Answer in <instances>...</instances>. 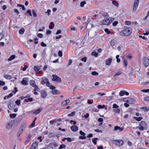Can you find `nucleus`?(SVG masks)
<instances>
[{"instance_id": "obj_1", "label": "nucleus", "mask_w": 149, "mask_h": 149, "mask_svg": "<svg viewBox=\"0 0 149 149\" xmlns=\"http://www.w3.org/2000/svg\"><path fill=\"white\" fill-rule=\"evenodd\" d=\"M132 32V30L131 28H124L120 34L122 36H127L130 35Z\"/></svg>"}, {"instance_id": "obj_2", "label": "nucleus", "mask_w": 149, "mask_h": 149, "mask_svg": "<svg viewBox=\"0 0 149 149\" xmlns=\"http://www.w3.org/2000/svg\"><path fill=\"white\" fill-rule=\"evenodd\" d=\"M26 127L27 125L26 123H23L22 124L17 134V137L19 136L20 135L22 134L23 131L25 130Z\"/></svg>"}, {"instance_id": "obj_3", "label": "nucleus", "mask_w": 149, "mask_h": 149, "mask_svg": "<svg viewBox=\"0 0 149 149\" xmlns=\"http://www.w3.org/2000/svg\"><path fill=\"white\" fill-rule=\"evenodd\" d=\"M114 19V18L112 17H109L107 19H105L102 21V24L104 25L109 24L111 23Z\"/></svg>"}, {"instance_id": "obj_4", "label": "nucleus", "mask_w": 149, "mask_h": 149, "mask_svg": "<svg viewBox=\"0 0 149 149\" xmlns=\"http://www.w3.org/2000/svg\"><path fill=\"white\" fill-rule=\"evenodd\" d=\"M138 127L139 130L143 131L147 128V125L145 122L141 121Z\"/></svg>"}, {"instance_id": "obj_5", "label": "nucleus", "mask_w": 149, "mask_h": 149, "mask_svg": "<svg viewBox=\"0 0 149 149\" xmlns=\"http://www.w3.org/2000/svg\"><path fill=\"white\" fill-rule=\"evenodd\" d=\"M112 141L113 143L118 146H122L124 143L123 141L121 140H113Z\"/></svg>"}, {"instance_id": "obj_6", "label": "nucleus", "mask_w": 149, "mask_h": 149, "mask_svg": "<svg viewBox=\"0 0 149 149\" xmlns=\"http://www.w3.org/2000/svg\"><path fill=\"white\" fill-rule=\"evenodd\" d=\"M52 80L54 81H56L58 82H61V78L58 77L57 75L53 74L52 76Z\"/></svg>"}, {"instance_id": "obj_7", "label": "nucleus", "mask_w": 149, "mask_h": 149, "mask_svg": "<svg viewBox=\"0 0 149 149\" xmlns=\"http://www.w3.org/2000/svg\"><path fill=\"white\" fill-rule=\"evenodd\" d=\"M143 63L144 65L147 67L149 65V59L145 57L143 58Z\"/></svg>"}, {"instance_id": "obj_8", "label": "nucleus", "mask_w": 149, "mask_h": 149, "mask_svg": "<svg viewBox=\"0 0 149 149\" xmlns=\"http://www.w3.org/2000/svg\"><path fill=\"white\" fill-rule=\"evenodd\" d=\"M139 2V0H135L134 1L133 8V12H135L138 6Z\"/></svg>"}, {"instance_id": "obj_9", "label": "nucleus", "mask_w": 149, "mask_h": 149, "mask_svg": "<svg viewBox=\"0 0 149 149\" xmlns=\"http://www.w3.org/2000/svg\"><path fill=\"white\" fill-rule=\"evenodd\" d=\"M135 98L132 97H129L127 99L126 102L130 104H134L135 102Z\"/></svg>"}, {"instance_id": "obj_10", "label": "nucleus", "mask_w": 149, "mask_h": 149, "mask_svg": "<svg viewBox=\"0 0 149 149\" xmlns=\"http://www.w3.org/2000/svg\"><path fill=\"white\" fill-rule=\"evenodd\" d=\"M28 81L29 79L27 77H24L23 78L21 81V83L23 85H27L28 84Z\"/></svg>"}, {"instance_id": "obj_11", "label": "nucleus", "mask_w": 149, "mask_h": 149, "mask_svg": "<svg viewBox=\"0 0 149 149\" xmlns=\"http://www.w3.org/2000/svg\"><path fill=\"white\" fill-rule=\"evenodd\" d=\"M14 122L13 120H11L8 122L6 125V128L8 130L10 129L14 124Z\"/></svg>"}, {"instance_id": "obj_12", "label": "nucleus", "mask_w": 149, "mask_h": 149, "mask_svg": "<svg viewBox=\"0 0 149 149\" xmlns=\"http://www.w3.org/2000/svg\"><path fill=\"white\" fill-rule=\"evenodd\" d=\"M55 87L54 86H51L50 88L51 89H52V93L54 95L57 94L58 90L55 89Z\"/></svg>"}, {"instance_id": "obj_13", "label": "nucleus", "mask_w": 149, "mask_h": 149, "mask_svg": "<svg viewBox=\"0 0 149 149\" xmlns=\"http://www.w3.org/2000/svg\"><path fill=\"white\" fill-rule=\"evenodd\" d=\"M40 93L41 97L43 98H45L47 95L46 92L44 90L42 91Z\"/></svg>"}, {"instance_id": "obj_14", "label": "nucleus", "mask_w": 149, "mask_h": 149, "mask_svg": "<svg viewBox=\"0 0 149 149\" xmlns=\"http://www.w3.org/2000/svg\"><path fill=\"white\" fill-rule=\"evenodd\" d=\"M123 130V127H120L118 126H115L113 129L114 131H116L118 130L119 132H121Z\"/></svg>"}, {"instance_id": "obj_15", "label": "nucleus", "mask_w": 149, "mask_h": 149, "mask_svg": "<svg viewBox=\"0 0 149 149\" xmlns=\"http://www.w3.org/2000/svg\"><path fill=\"white\" fill-rule=\"evenodd\" d=\"M38 145V143L37 142H33L31 145V149H35L37 147Z\"/></svg>"}, {"instance_id": "obj_16", "label": "nucleus", "mask_w": 149, "mask_h": 149, "mask_svg": "<svg viewBox=\"0 0 149 149\" xmlns=\"http://www.w3.org/2000/svg\"><path fill=\"white\" fill-rule=\"evenodd\" d=\"M71 129L73 132H76L78 130V127L76 125H74L71 127Z\"/></svg>"}, {"instance_id": "obj_17", "label": "nucleus", "mask_w": 149, "mask_h": 149, "mask_svg": "<svg viewBox=\"0 0 149 149\" xmlns=\"http://www.w3.org/2000/svg\"><path fill=\"white\" fill-rule=\"evenodd\" d=\"M42 110V109L41 108L38 109L37 110L35 111L32 113V114L37 115L41 112Z\"/></svg>"}, {"instance_id": "obj_18", "label": "nucleus", "mask_w": 149, "mask_h": 149, "mask_svg": "<svg viewBox=\"0 0 149 149\" xmlns=\"http://www.w3.org/2000/svg\"><path fill=\"white\" fill-rule=\"evenodd\" d=\"M70 102V100L69 99L61 103L62 106H65L68 104Z\"/></svg>"}, {"instance_id": "obj_19", "label": "nucleus", "mask_w": 149, "mask_h": 149, "mask_svg": "<svg viewBox=\"0 0 149 149\" xmlns=\"http://www.w3.org/2000/svg\"><path fill=\"white\" fill-rule=\"evenodd\" d=\"M40 68L39 66H34V70L38 74H40V72L39 71Z\"/></svg>"}, {"instance_id": "obj_20", "label": "nucleus", "mask_w": 149, "mask_h": 149, "mask_svg": "<svg viewBox=\"0 0 149 149\" xmlns=\"http://www.w3.org/2000/svg\"><path fill=\"white\" fill-rule=\"evenodd\" d=\"M112 61V59L111 58H109V59H107L106 61V65H109Z\"/></svg>"}, {"instance_id": "obj_21", "label": "nucleus", "mask_w": 149, "mask_h": 149, "mask_svg": "<svg viewBox=\"0 0 149 149\" xmlns=\"http://www.w3.org/2000/svg\"><path fill=\"white\" fill-rule=\"evenodd\" d=\"M4 77L7 79H10L12 78V76L11 75L8 74H5L4 75Z\"/></svg>"}, {"instance_id": "obj_22", "label": "nucleus", "mask_w": 149, "mask_h": 149, "mask_svg": "<svg viewBox=\"0 0 149 149\" xmlns=\"http://www.w3.org/2000/svg\"><path fill=\"white\" fill-rule=\"evenodd\" d=\"M30 85L33 87L36 85L35 81L33 80H31L30 82Z\"/></svg>"}, {"instance_id": "obj_23", "label": "nucleus", "mask_w": 149, "mask_h": 149, "mask_svg": "<svg viewBox=\"0 0 149 149\" xmlns=\"http://www.w3.org/2000/svg\"><path fill=\"white\" fill-rule=\"evenodd\" d=\"M14 106H15V105H14L13 104L11 103L8 104V107L10 110H12L13 109Z\"/></svg>"}, {"instance_id": "obj_24", "label": "nucleus", "mask_w": 149, "mask_h": 149, "mask_svg": "<svg viewBox=\"0 0 149 149\" xmlns=\"http://www.w3.org/2000/svg\"><path fill=\"white\" fill-rule=\"evenodd\" d=\"M116 44V41L114 39H113L111 40L110 44L111 46H113L115 45Z\"/></svg>"}, {"instance_id": "obj_25", "label": "nucleus", "mask_w": 149, "mask_h": 149, "mask_svg": "<svg viewBox=\"0 0 149 149\" xmlns=\"http://www.w3.org/2000/svg\"><path fill=\"white\" fill-rule=\"evenodd\" d=\"M15 55H12L9 58H8V61H10L11 60L14 59L15 58Z\"/></svg>"}, {"instance_id": "obj_26", "label": "nucleus", "mask_w": 149, "mask_h": 149, "mask_svg": "<svg viewBox=\"0 0 149 149\" xmlns=\"http://www.w3.org/2000/svg\"><path fill=\"white\" fill-rule=\"evenodd\" d=\"M125 91H121L119 93V95L120 96H122L125 94Z\"/></svg>"}, {"instance_id": "obj_27", "label": "nucleus", "mask_w": 149, "mask_h": 149, "mask_svg": "<svg viewBox=\"0 0 149 149\" xmlns=\"http://www.w3.org/2000/svg\"><path fill=\"white\" fill-rule=\"evenodd\" d=\"M17 6L19 7H21L22 8L23 10H25V8L24 6L20 4H17Z\"/></svg>"}, {"instance_id": "obj_28", "label": "nucleus", "mask_w": 149, "mask_h": 149, "mask_svg": "<svg viewBox=\"0 0 149 149\" xmlns=\"http://www.w3.org/2000/svg\"><path fill=\"white\" fill-rule=\"evenodd\" d=\"M24 28H22L19 31V34H23L24 31Z\"/></svg>"}, {"instance_id": "obj_29", "label": "nucleus", "mask_w": 149, "mask_h": 149, "mask_svg": "<svg viewBox=\"0 0 149 149\" xmlns=\"http://www.w3.org/2000/svg\"><path fill=\"white\" fill-rule=\"evenodd\" d=\"M75 114V112L73 111L70 113L68 114V116L69 117H72Z\"/></svg>"}, {"instance_id": "obj_30", "label": "nucleus", "mask_w": 149, "mask_h": 149, "mask_svg": "<svg viewBox=\"0 0 149 149\" xmlns=\"http://www.w3.org/2000/svg\"><path fill=\"white\" fill-rule=\"evenodd\" d=\"M54 24L53 22H51L50 23V25L49 26V28L50 29H52L53 27L54 26Z\"/></svg>"}, {"instance_id": "obj_31", "label": "nucleus", "mask_w": 149, "mask_h": 149, "mask_svg": "<svg viewBox=\"0 0 149 149\" xmlns=\"http://www.w3.org/2000/svg\"><path fill=\"white\" fill-rule=\"evenodd\" d=\"M97 139H98L96 138L92 139V142L95 145H96V144L97 140Z\"/></svg>"}, {"instance_id": "obj_32", "label": "nucleus", "mask_w": 149, "mask_h": 149, "mask_svg": "<svg viewBox=\"0 0 149 149\" xmlns=\"http://www.w3.org/2000/svg\"><path fill=\"white\" fill-rule=\"evenodd\" d=\"M113 4L115 6L117 7L119 6L118 3L115 1H112Z\"/></svg>"}, {"instance_id": "obj_33", "label": "nucleus", "mask_w": 149, "mask_h": 149, "mask_svg": "<svg viewBox=\"0 0 149 149\" xmlns=\"http://www.w3.org/2000/svg\"><path fill=\"white\" fill-rule=\"evenodd\" d=\"M33 87L35 88V89L34 90V91H37L38 92H39L40 91V90L39 88L36 85Z\"/></svg>"}, {"instance_id": "obj_34", "label": "nucleus", "mask_w": 149, "mask_h": 149, "mask_svg": "<svg viewBox=\"0 0 149 149\" xmlns=\"http://www.w3.org/2000/svg\"><path fill=\"white\" fill-rule=\"evenodd\" d=\"M32 12L33 16L34 17H36L37 16V14L35 10L34 9H32Z\"/></svg>"}, {"instance_id": "obj_35", "label": "nucleus", "mask_w": 149, "mask_h": 149, "mask_svg": "<svg viewBox=\"0 0 149 149\" xmlns=\"http://www.w3.org/2000/svg\"><path fill=\"white\" fill-rule=\"evenodd\" d=\"M24 101L26 102H31L33 101V98H29L27 99H25Z\"/></svg>"}, {"instance_id": "obj_36", "label": "nucleus", "mask_w": 149, "mask_h": 149, "mask_svg": "<svg viewBox=\"0 0 149 149\" xmlns=\"http://www.w3.org/2000/svg\"><path fill=\"white\" fill-rule=\"evenodd\" d=\"M141 109H143L144 110V111H147L149 109V108H147L146 107H141Z\"/></svg>"}, {"instance_id": "obj_37", "label": "nucleus", "mask_w": 149, "mask_h": 149, "mask_svg": "<svg viewBox=\"0 0 149 149\" xmlns=\"http://www.w3.org/2000/svg\"><path fill=\"white\" fill-rule=\"evenodd\" d=\"M86 3V2L85 1L81 2L80 3V6L81 7H84V5Z\"/></svg>"}, {"instance_id": "obj_38", "label": "nucleus", "mask_w": 149, "mask_h": 149, "mask_svg": "<svg viewBox=\"0 0 149 149\" xmlns=\"http://www.w3.org/2000/svg\"><path fill=\"white\" fill-rule=\"evenodd\" d=\"M16 115L15 114H10V118H15Z\"/></svg>"}, {"instance_id": "obj_39", "label": "nucleus", "mask_w": 149, "mask_h": 149, "mask_svg": "<svg viewBox=\"0 0 149 149\" xmlns=\"http://www.w3.org/2000/svg\"><path fill=\"white\" fill-rule=\"evenodd\" d=\"M134 118L138 121H140L142 119V118L141 117H134Z\"/></svg>"}, {"instance_id": "obj_40", "label": "nucleus", "mask_w": 149, "mask_h": 149, "mask_svg": "<svg viewBox=\"0 0 149 149\" xmlns=\"http://www.w3.org/2000/svg\"><path fill=\"white\" fill-rule=\"evenodd\" d=\"M65 144H63L61 145L59 147V149H62L63 148H65Z\"/></svg>"}, {"instance_id": "obj_41", "label": "nucleus", "mask_w": 149, "mask_h": 149, "mask_svg": "<svg viewBox=\"0 0 149 149\" xmlns=\"http://www.w3.org/2000/svg\"><path fill=\"white\" fill-rule=\"evenodd\" d=\"M127 61L126 59H124L123 61V63L124 64V66H125V67H126L127 65Z\"/></svg>"}, {"instance_id": "obj_42", "label": "nucleus", "mask_w": 149, "mask_h": 149, "mask_svg": "<svg viewBox=\"0 0 149 149\" xmlns=\"http://www.w3.org/2000/svg\"><path fill=\"white\" fill-rule=\"evenodd\" d=\"M91 74L93 75H98V72H96V71H93L91 72Z\"/></svg>"}, {"instance_id": "obj_43", "label": "nucleus", "mask_w": 149, "mask_h": 149, "mask_svg": "<svg viewBox=\"0 0 149 149\" xmlns=\"http://www.w3.org/2000/svg\"><path fill=\"white\" fill-rule=\"evenodd\" d=\"M16 104L19 106L20 104V100H17L15 102Z\"/></svg>"}, {"instance_id": "obj_44", "label": "nucleus", "mask_w": 149, "mask_h": 149, "mask_svg": "<svg viewBox=\"0 0 149 149\" xmlns=\"http://www.w3.org/2000/svg\"><path fill=\"white\" fill-rule=\"evenodd\" d=\"M114 111L116 113H119L120 112V109H119L117 108V109H114Z\"/></svg>"}, {"instance_id": "obj_45", "label": "nucleus", "mask_w": 149, "mask_h": 149, "mask_svg": "<svg viewBox=\"0 0 149 149\" xmlns=\"http://www.w3.org/2000/svg\"><path fill=\"white\" fill-rule=\"evenodd\" d=\"M58 54L59 56L61 57L62 56V52L61 51H59L58 53Z\"/></svg>"}, {"instance_id": "obj_46", "label": "nucleus", "mask_w": 149, "mask_h": 149, "mask_svg": "<svg viewBox=\"0 0 149 149\" xmlns=\"http://www.w3.org/2000/svg\"><path fill=\"white\" fill-rule=\"evenodd\" d=\"M98 53L96 52H93L91 54L95 57H97L98 56Z\"/></svg>"}, {"instance_id": "obj_47", "label": "nucleus", "mask_w": 149, "mask_h": 149, "mask_svg": "<svg viewBox=\"0 0 149 149\" xmlns=\"http://www.w3.org/2000/svg\"><path fill=\"white\" fill-rule=\"evenodd\" d=\"M118 106L115 104H113V108H116L117 109L118 108Z\"/></svg>"}, {"instance_id": "obj_48", "label": "nucleus", "mask_w": 149, "mask_h": 149, "mask_svg": "<svg viewBox=\"0 0 149 149\" xmlns=\"http://www.w3.org/2000/svg\"><path fill=\"white\" fill-rule=\"evenodd\" d=\"M4 37V35L3 33H1L0 34V40H1Z\"/></svg>"}, {"instance_id": "obj_49", "label": "nucleus", "mask_w": 149, "mask_h": 149, "mask_svg": "<svg viewBox=\"0 0 149 149\" xmlns=\"http://www.w3.org/2000/svg\"><path fill=\"white\" fill-rule=\"evenodd\" d=\"M141 92L145 93H147L149 92V89H147L142 90H141Z\"/></svg>"}, {"instance_id": "obj_50", "label": "nucleus", "mask_w": 149, "mask_h": 149, "mask_svg": "<svg viewBox=\"0 0 149 149\" xmlns=\"http://www.w3.org/2000/svg\"><path fill=\"white\" fill-rule=\"evenodd\" d=\"M86 138V137L84 136H80L79 137V139H85Z\"/></svg>"}, {"instance_id": "obj_51", "label": "nucleus", "mask_w": 149, "mask_h": 149, "mask_svg": "<svg viewBox=\"0 0 149 149\" xmlns=\"http://www.w3.org/2000/svg\"><path fill=\"white\" fill-rule=\"evenodd\" d=\"M43 80L45 83L47 82V81H49L48 79L46 77L44 78L43 79Z\"/></svg>"}, {"instance_id": "obj_52", "label": "nucleus", "mask_w": 149, "mask_h": 149, "mask_svg": "<svg viewBox=\"0 0 149 149\" xmlns=\"http://www.w3.org/2000/svg\"><path fill=\"white\" fill-rule=\"evenodd\" d=\"M104 31L106 32L108 34H109L110 33V32L109 31L108 29L106 28L104 29Z\"/></svg>"}, {"instance_id": "obj_53", "label": "nucleus", "mask_w": 149, "mask_h": 149, "mask_svg": "<svg viewBox=\"0 0 149 149\" xmlns=\"http://www.w3.org/2000/svg\"><path fill=\"white\" fill-rule=\"evenodd\" d=\"M27 13H28L29 15L31 16H32V14H31V10H28L26 12Z\"/></svg>"}, {"instance_id": "obj_54", "label": "nucleus", "mask_w": 149, "mask_h": 149, "mask_svg": "<svg viewBox=\"0 0 149 149\" xmlns=\"http://www.w3.org/2000/svg\"><path fill=\"white\" fill-rule=\"evenodd\" d=\"M37 36L40 38H42L43 37V35L41 33H39L37 35Z\"/></svg>"}, {"instance_id": "obj_55", "label": "nucleus", "mask_w": 149, "mask_h": 149, "mask_svg": "<svg viewBox=\"0 0 149 149\" xmlns=\"http://www.w3.org/2000/svg\"><path fill=\"white\" fill-rule=\"evenodd\" d=\"M5 84V82L3 81H0V85L3 86Z\"/></svg>"}, {"instance_id": "obj_56", "label": "nucleus", "mask_w": 149, "mask_h": 149, "mask_svg": "<svg viewBox=\"0 0 149 149\" xmlns=\"http://www.w3.org/2000/svg\"><path fill=\"white\" fill-rule=\"evenodd\" d=\"M41 46L43 47H45L47 46V45L43 42H42L41 43Z\"/></svg>"}, {"instance_id": "obj_57", "label": "nucleus", "mask_w": 149, "mask_h": 149, "mask_svg": "<svg viewBox=\"0 0 149 149\" xmlns=\"http://www.w3.org/2000/svg\"><path fill=\"white\" fill-rule=\"evenodd\" d=\"M45 149H53V148L52 147L48 146L46 147Z\"/></svg>"}, {"instance_id": "obj_58", "label": "nucleus", "mask_w": 149, "mask_h": 149, "mask_svg": "<svg viewBox=\"0 0 149 149\" xmlns=\"http://www.w3.org/2000/svg\"><path fill=\"white\" fill-rule=\"evenodd\" d=\"M79 133L81 135H82L83 136H85V133L83 132L82 131H80L79 132Z\"/></svg>"}, {"instance_id": "obj_59", "label": "nucleus", "mask_w": 149, "mask_h": 149, "mask_svg": "<svg viewBox=\"0 0 149 149\" xmlns=\"http://www.w3.org/2000/svg\"><path fill=\"white\" fill-rule=\"evenodd\" d=\"M30 140L29 139H27L25 141V144L26 145L29 142Z\"/></svg>"}, {"instance_id": "obj_60", "label": "nucleus", "mask_w": 149, "mask_h": 149, "mask_svg": "<svg viewBox=\"0 0 149 149\" xmlns=\"http://www.w3.org/2000/svg\"><path fill=\"white\" fill-rule=\"evenodd\" d=\"M118 22L117 21H115L112 24L113 26H115L118 24Z\"/></svg>"}, {"instance_id": "obj_61", "label": "nucleus", "mask_w": 149, "mask_h": 149, "mask_svg": "<svg viewBox=\"0 0 149 149\" xmlns=\"http://www.w3.org/2000/svg\"><path fill=\"white\" fill-rule=\"evenodd\" d=\"M42 55L44 56L45 57L46 56V52L45 50H44L42 53Z\"/></svg>"}, {"instance_id": "obj_62", "label": "nucleus", "mask_w": 149, "mask_h": 149, "mask_svg": "<svg viewBox=\"0 0 149 149\" xmlns=\"http://www.w3.org/2000/svg\"><path fill=\"white\" fill-rule=\"evenodd\" d=\"M125 24L127 25H130L131 24L130 22L129 21H125Z\"/></svg>"}, {"instance_id": "obj_63", "label": "nucleus", "mask_w": 149, "mask_h": 149, "mask_svg": "<svg viewBox=\"0 0 149 149\" xmlns=\"http://www.w3.org/2000/svg\"><path fill=\"white\" fill-rule=\"evenodd\" d=\"M103 120V119L101 118H99L98 119V121L100 123H102Z\"/></svg>"}, {"instance_id": "obj_64", "label": "nucleus", "mask_w": 149, "mask_h": 149, "mask_svg": "<svg viewBox=\"0 0 149 149\" xmlns=\"http://www.w3.org/2000/svg\"><path fill=\"white\" fill-rule=\"evenodd\" d=\"M81 60L82 61H84V62H86V58L85 57L81 58Z\"/></svg>"}]
</instances>
